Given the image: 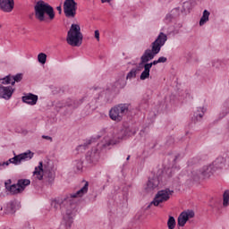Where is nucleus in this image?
Listing matches in <instances>:
<instances>
[{
	"mask_svg": "<svg viewBox=\"0 0 229 229\" xmlns=\"http://www.w3.org/2000/svg\"><path fill=\"white\" fill-rule=\"evenodd\" d=\"M102 3H110L112 0H101Z\"/></svg>",
	"mask_w": 229,
	"mask_h": 229,
	"instance_id": "obj_46",
	"label": "nucleus"
},
{
	"mask_svg": "<svg viewBox=\"0 0 229 229\" xmlns=\"http://www.w3.org/2000/svg\"><path fill=\"white\" fill-rule=\"evenodd\" d=\"M1 28H3V25L0 24V30H1Z\"/></svg>",
	"mask_w": 229,
	"mask_h": 229,
	"instance_id": "obj_48",
	"label": "nucleus"
},
{
	"mask_svg": "<svg viewBox=\"0 0 229 229\" xmlns=\"http://www.w3.org/2000/svg\"><path fill=\"white\" fill-rule=\"evenodd\" d=\"M30 183L31 181H30V179H20L17 182V185L21 191V192H23L24 189H26V187H28V185H30Z\"/></svg>",
	"mask_w": 229,
	"mask_h": 229,
	"instance_id": "obj_20",
	"label": "nucleus"
},
{
	"mask_svg": "<svg viewBox=\"0 0 229 229\" xmlns=\"http://www.w3.org/2000/svg\"><path fill=\"white\" fill-rule=\"evenodd\" d=\"M33 174L38 180H45L48 185H53V182H55V173L47 169L42 162H39V165L35 168Z\"/></svg>",
	"mask_w": 229,
	"mask_h": 229,
	"instance_id": "obj_5",
	"label": "nucleus"
},
{
	"mask_svg": "<svg viewBox=\"0 0 229 229\" xmlns=\"http://www.w3.org/2000/svg\"><path fill=\"white\" fill-rule=\"evenodd\" d=\"M142 71V66H139L137 68H132L126 76V80H131L133 78H137V72Z\"/></svg>",
	"mask_w": 229,
	"mask_h": 229,
	"instance_id": "obj_18",
	"label": "nucleus"
},
{
	"mask_svg": "<svg viewBox=\"0 0 229 229\" xmlns=\"http://www.w3.org/2000/svg\"><path fill=\"white\" fill-rule=\"evenodd\" d=\"M56 10L59 12V13H62V5L57 6Z\"/></svg>",
	"mask_w": 229,
	"mask_h": 229,
	"instance_id": "obj_44",
	"label": "nucleus"
},
{
	"mask_svg": "<svg viewBox=\"0 0 229 229\" xmlns=\"http://www.w3.org/2000/svg\"><path fill=\"white\" fill-rule=\"evenodd\" d=\"M205 112L206 109L205 107H199L197 112L194 113V123H196V121H198V117H199V119L203 118V115H205Z\"/></svg>",
	"mask_w": 229,
	"mask_h": 229,
	"instance_id": "obj_24",
	"label": "nucleus"
},
{
	"mask_svg": "<svg viewBox=\"0 0 229 229\" xmlns=\"http://www.w3.org/2000/svg\"><path fill=\"white\" fill-rule=\"evenodd\" d=\"M10 165V164L8 163V161L0 163V169H3V167L8 166Z\"/></svg>",
	"mask_w": 229,
	"mask_h": 229,
	"instance_id": "obj_40",
	"label": "nucleus"
},
{
	"mask_svg": "<svg viewBox=\"0 0 229 229\" xmlns=\"http://www.w3.org/2000/svg\"><path fill=\"white\" fill-rule=\"evenodd\" d=\"M124 137H126V131L124 130H121L117 135V139H119L120 140H123Z\"/></svg>",
	"mask_w": 229,
	"mask_h": 229,
	"instance_id": "obj_35",
	"label": "nucleus"
},
{
	"mask_svg": "<svg viewBox=\"0 0 229 229\" xmlns=\"http://www.w3.org/2000/svg\"><path fill=\"white\" fill-rule=\"evenodd\" d=\"M109 117L113 120V121H116L117 123L123 121V116L118 109L117 106L113 107L110 111H109Z\"/></svg>",
	"mask_w": 229,
	"mask_h": 229,
	"instance_id": "obj_16",
	"label": "nucleus"
},
{
	"mask_svg": "<svg viewBox=\"0 0 229 229\" xmlns=\"http://www.w3.org/2000/svg\"><path fill=\"white\" fill-rule=\"evenodd\" d=\"M165 42H167V35L164 32H160L156 40L152 42V48L145 50L144 54L141 55L139 65L142 67V65L148 64V62L153 60V58L160 53V50L162 49V47L165 46Z\"/></svg>",
	"mask_w": 229,
	"mask_h": 229,
	"instance_id": "obj_2",
	"label": "nucleus"
},
{
	"mask_svg": "<svg viewBox=\"0 0 229 229\" xmlns=\"http://www.w3.org/2000/svg\"><path fill=\"white\" fill-rule=\"evenodd\" d=\"M189 221L184 212H182L178 216L177 225L178 226H185L186 223Z\"/></svg>",
	"mask_w": 229,
	"mask_h": 229,
	"instance_id": "obj_22",
	"label": "nucleus"
},
{
	"mask_svg": "<svg viewBox=\"0 0 229 229\" xmlns=\"http://www.w3.org/2000/svg\"><path fill=\"white\" fill-rule=\"evenodd\" d=\"M182 213H184L188 220L192 219V217H194L195 216V213L193 210L182 211Z\"/></svg>",
	"mask_w": 229,
	"mask_h": 229,
	"instance_id": "obj_33",
	"label": "nucleus"
},
{
	"mask_svg": "<svg viewBox=\"0 0 229 229\" xmlns=\"http://www.w3.org/2000/svg\"><path fill=\"white\" fill-rule=\"evenodd\" d=\"M149 64H142V69H144V71L141 72L140 76V80L144 81V80H148V78H149V72L151 71V68H149Z\"/></svg>",
	"mask_w": 229,
	"mask_h": 229,
	"instance_id": "obj_17",
	"label": "nucleus"
},
{
	"mask_svg": "<svg viewBox=\"0 0 229 229\" xmlns=\"http://www.w3.org/2000/svg\"><path fill=\"white\" fill-rule=\"evenodd\" d=\"M95 38L99 42V30H95Z\"/></svg>",
	"mask_w": 229,
	"mask_h": 229,
	"instance_id": "obj_42",
	"label": "nucleus"
},
{
	"mask_svg": "<svg viewBox=\"0 0 229 229\" xmlns=\"http://www.w3.org/2000/svg\"><path fill=\"white\" fill-rule=\"evenodd\" d=\"M7 191L11 192V194H21V192H22L21 191V188H19V185H17V183L11 185Z\"/></svg>",
	"mask_w": 229,
	"mask_h": 229,
	"instance_id": "obj_25",
	"label": "nucleus"
},
{
	"mask_svg": "<svg viewBox=\"0 0 229 229\" xmlns=\"http://www.w3.org/2000/svg\"><path fill=\"white\" fill-rule=\"evenodd\" d=\"M88 144H90V140L89 141V143Z\"/></svg>",
	"mask_w": 229,
	"mask_h": 229,
	"instance_id": "obj_49",
	"label": "nucleus"
},
{
	"mask_svg": "<svg viewBox=\"0 0 229 229\" xmlns=\"http://www.w3.org/2000/svg\"><path fill=\"white\" fill-rule=\"evenodd\" d=\"M215 171L214 166L209 165L203 166L201 170L191 172V174L195 180H199V178H210Z\"/></svg>",
	"mask_w": 229,
	"mask_h": 229,
	"instance_id": "obj_8",
	"label": "nucleus"
},
{
	"mask_svg": "<svg viewBox=\"0 0 229 229\" xmlns=\"http://www.w3.org/2000/svg\"><path fill=\"white\" fill-rule=\"evenodd\" d=\"M64 12L67 19H74L76 17V10H78V3L74 0H65L64 2Z\"/></svg>",
	"mask_w": 229,
	"mask_h": 229,
	"instance_id": "obj_7",
	"label": "nucleus"
},
{
	"mask_svg": "<svg viewBox=\"0 0 229 229\" xmlns=\"http://www.w3.org/2000/svg\"><path fill=\"white\" fill-rule=\"evenodd\" d=\"M34 16L38 22H51L55 20V9L44 0H38L34 5Z\"/></svg>",
	"mask_w": 229,
	"mask_h": 229,
	"instance_id": "obj_3",
	"label": "nucleus"
},
{
	"mask_svg": "<svg viewBox=\"0 0 229 229\" xmlns=\"http://www.w3.org/2000/svg\"><path fill=\"white\" fill-rule=\"evenodd\" d=\"M83 99L84 98H81L79 100L68 99L66 102V106H69L70 108H78V106L83 103Z\"/></svg>",
	"mask_w": 229,
	"mask_h": 229,
	"instance_id": "obj_19",
	"label": "nucleus"
},
{
	"mask_svg": "<svg viewBox=\"0 0 229 229\" xmlns=\"http://www.w3.org/2000/svg\"><path fill=\"white\" fill-rule=\"evenodd\" d=\"M4 185H5L6 191H8L9 187L12 186V180H11V179H8V180L4 182Z\"/></svg>",
	"mask_w": 229,
	"mask_h": 229,
	"instance_id": "obj_37",
	"label": "nucleus"
},
{
	"mask_svg": "<svg viewBox=\"0 0 229 229\" xmlns=\"http://www.w3.org/2000/svg\"><path fill=\"white\" fill-rule=\"evenodd\" d=\"M63 201H64V199H62L61 202H56V201L53 202L52 205H54V208L55 209L58 208V207H60V203H61V205H64L66 210H67V207H69V208H71L69 202L64 204Z\"/></svg>",
	"mask_w": 229,
	"mask_h": 229,
	"instance_id": "obj_32",
	"label": "nucleus"
},
{
	"mask_svg": "<svg viewBox=\"0 0 229 229\" xmlns=\"http://www.w3.org/2000/svg\"><path fill=\"white\" fill-rule=\"evenodd\" d=\"M190 4H191L189 2H185V3H183L182 8H184V10H185V8H189Z\"/></svg>",
	"mask_w": 229,
	"mask_h": 229,
	"instance_id": "obj_43",
	"label": "nucleus"
},
{
	"mask_svg": "<svg viewBox=\"0 0 229 229\" xmlns=\"http://www.w3.org/2000/svg\"><path fill=\"white\" fill-rule=\"evenodd\" d=\"M13 94V88L12 86L4 87L0 85V98L4 99H10Z\"/></svg>",
	"mask_w": 229,
	"mask_h": 229,
	"instance_id": "obj_13",
	"label": "nucleus"
},
{
	"mask_svg": "<svg viewBox=\"0 0 229 229\" xmlns=\"http://www.w3.org/2000/svg\"><path fill=\"white\" fill-rule=\"evenodd\" d=\"M87 192H89V182H85L84 186L76 193H71L64 198L63 203L64 205L65 203H69L70 205V208L69 206L66 207V213L64 216V223L66 229L72 225V217H74V214H76V203H74V198H81L82 196H85Z\"/></svg>",
	"mask_w": 229,
	"mask_h": 229,
	"instance_id": "obj_1",
	"label": "nucleus"
},
{
	"mask_svg": "<svg viewBox=\"0 0 229 229\" xmlns=\"http://www.w3.org/2000/svg\"><path fill=\"white\" fill-rule=\"evenodd\" d=\"M211 165L215 171H217V169H224L226 165V158L220 156L213 161Z\"/></svg>",
	"mask_w": 229,
	"mask_h": 229,
	"instance_id": "obj_14",
	"label": "nucleus"
},
{
	"mask_svg": "<svg viewBox=\"0 0 229 229\" xmlns=\"http://www.w3.org/2000/svg\"><path fill=\"white\" fill-rule=\"evenodd\" d=\"M42 139H46V140H50V142H53V138L50 137V136L43 135V136H42Z\"/></svg>",
	"mask_w": 229,
	"mask_h": 229,
	"instance_id": "obj_41",
	"label": "nucleus"
},
{
	"mask_svg": "<svg viewBox=\"0 0 229 229\" xmlns=\"http://www.w3.org/2000/svg\"><path fill=\"white\" fill-rule=\"evenodd\" d=\"M17 205L14 202H9L5 208V214L13 215L16 212Z\"/></svg>",
	"mask_w": 229,
	"mask_h": 229,
	"instance_id": "obj_21",
	"label": "nucleus"
},
{
	"mask_svg": "<svg viewBox=\"0 0 229 229\" xmlns=\"http://www.w3.org/2000/svg\"><path fill=\"white\" fill-rule=\"evenodd\" d=\"M33 155H34L33 152L29 150L25 153H21L14 156L13 158H10L9 160H7V163L9 165L13 164L14 165H20L21 162H24L26 160H31L33 158Z\"/></svg>",
	"mask_w": 229,
	"mask_h": 229,
	"instance_id": "obj_9",
	"label": "nucleus"
},
{
	"mask_svg": "<svg viewBox=\"0 0 229 229\" xmlns=\"http://www.w3.org/2000/svg\"><path fill=\"white\" fill-rule=\"evenodd\" d=\"M173 19H174V16L173 15V11H172L170 13L166 14L165 21V22H171Z\"/></svg>",
	"mask_w": 229,
	"mask_h": 229,
	"instance_id": "obj_34",
	"label": "nucleus"
},
{
	"mask_svg": "<svg viewBox=\"0 0 229 229\" xmlns=\"http://www.w3.org/2000/svg\"><path fill=\"white\" fill-rule=\"evenodd\" d=\"M0 83H2V85H10V83H12V75L9 74L0 79Z\"/></svg>",
	"mask_w": 229,
	"mask_h": 229,
	"instance_id": "obj_28",
	"label": "nucleus"
},
{
	"mask_svg": "<svg viewBox=\"0 0 229 229\" xmlns=\"http://www.w3.org/2000/svg\"><path fill=\"white\" fill-rule=\"evenodd\" d=\"M15 8V0H0V10L4 13H12Z\"/></svg>",
	"mask_w": 229,
	"mask_h": 229,
	"instance_id": "obj_10",
	"label": "nucleus"
},
{
	"mask_svg": "<svg viewBox=\"0 0 229 229\" xmlns=\"http://www.w3.org/2000/svg\"><path fill=\"white\" fill-rule=\"evenodd\" d=\"M76 166H77L78 171H81V169H83V162L76 161Z\"/></svg>",
	"mask_w": 229,
	"mask_h": 229,
	"instance_id": "obj_36",
	"label": "nucleus"
},
{
	"mask_svg": "<svg viewBox=\"0 0 229 229\" xmlns=\"http://www.w3.org/2000/svg\"><path fill=\"white\" fill-rule=\"evenodd\" d=\"M157 62H159V64H165V62H167V57L161 56L157 59Z\"/></svg>",
	"mask_w": 229,
	"mask_h": 229,
	"instance_id": "obj_38",
	"label": "nucleus"
},
{
	"mask_svg": "<svg viewBox=\"0 0 229 229\" xmlns=\"http://www.w3.org/2000/svg\"><path fill=\"white\" fill-rule=\"evenodd\" d=\"M167 226L169 229H174L176 226V220L174 218V216H169L167 221Z\"/></svg>",
	"mask_w": 229,
	"mask_h": 229,
	"instance_id": "obj_29",
	"label": "nucleus"
},
{
	"mask_svg": "<svg viewBox=\"0 0 229 229\" xmlns=\"http://www.w3.org/2000/svg\"><path fill=\"white\" fill-rule=\"evenodd\" d=\"M116 108H118V111H120V114L124 115V114H126V112H128V105L127 104H120L118 106H116Z\"/></svg>",
	"mask_w": 229,
	"mask_h": 229,
	"instance_id": "obj_26",
	"label": "nucleus"
},
{
	"mask_svg": "<svg viewBox=\"0 0 229 229\" xmlns=\"http://www.w3.org/2000/svg\"><path fill=\"white\" fill-rule=\"evenodd\" d=\"M210 17V12L208 10H204L202 17L199 21V26H204V24H207L208 22V18Z\"/></svg>",
	"mask_w": 229,
	"mask_h": 229,
	"instance_id": "obj_23",
	"label": "nucleus"
},
{
	"mask_svg": "<svg viewBox=\"0 0 229 229\" xmlns=\"http://www.w3.org/2000/svg\"><path fill=\"white\" fill-rule=\"evenodd\" d=\"M23 103H26L27 105H37V102L38 101V96L33 95L32 93L26 94L21 98Z\"/></svg>",
	"mask_w": 229,
	"mask_h": 229,
	"instance_id": "obj_15",
	"label": "nucleus"
},
{
	"mask_svg": "<svg viewBox=\"0 0 229 229\" xmlns=\"http://www.w3.org/2000/svg\"><path fill=\"white\" fill-rule=\"evenodd\" d=\"M126 160H130V156H129V157H127Z\"/></svg>",
	"mask_w": 229,
	"mask_h": 229,
	"instance_id": "obj_47",
	"label": "nucleus"
},
{
	"mask_svg": "<svg viewBox=\"0 0 229 229\" xmlns=\"http://www.w3.org/2000/svg\"><path fill=\"white\" fill-rule=\"evenodd\" d=\"M111 144H112V141H109V142L104 144V147L108 148V146H111Z\"/></svg>",
	"mask_w": 229,
	"mask_h": 229,
	"instance_id": "obj_45",
	"label": "nucleus"
},
{
	"mask_svg": "<svg viewBox=\"0 0 229 229\" xmlns=\"http://www.w3.org/2000/svg\"><path fill=\"white\" fill-rule=\"evenodd\" d=\"M12 82L11 85H15L16 83H19L20 81H22V73H18L14 76H12Z\"/></svg>",
	"mask_w": 229,
	"mask_h": 229,
	"instance_id": "obj_27",
	"label": "nucleus"
},
{
	"mask_svg": "<svg viewBox=\"0 0 229 229\" xmlns=\"http://www.w3.org/2000/svg\"><path fill=\"white\" fill-rule=\"evenodd\" d=\"M47 60V55L44 53L38 54V62H39V64H46Z\"/></svg>",
	"mask_w": 229,
	"mask_h": 229,
	"instance_id": "obj_31",
	"label": "nucleus"
},
{
	"mask_svg": "<svg viewBox=\"0 0 229 229\" xmlns=\"http://www.w3.org/2000/svg\"><path fill=\"white\" fill-rule=\"evenodd\" d=\"M158 185H160V180L158 179V176L149 177L147 182L146 191L148 192H151V191L158 189Z\"/></svg>",
	"mask_w": 229,
	"mask_h": 229,
	"instance_id": "obj_12",
	"label": "nucleus"
},
{
	"mask_svg": "<svg viewBox=\"0 0 229 229\" xmlns=\"http://www.w3.org/2000/svg\"><path fill=\"white\" fill-rule=\"evenodd\" d=\"M173 194H174V191L169 188L160 190L155 195L154 199L150 202V205H154V207H159L161 203H165V201H169Z\"/></svg>",
	"mask_w": 229,
	"mask_h": 229,
	"instance_id": "obj_6",
	"label": "nucleus"
},
{
	"mask_svg": "<svg viewBox=\"0 0 229 229\" xmlns=\"http://www.w3.org/2000/svg\"><path fill=\"white\" fill-rule=\"evenodd\" d=\"M86 160L88 164H94L99 160V149L93 148L86 154Z\"/></svg>",
	"mask_w": 229,
	"mask_h": 229,
	"instance_id": "obj_11",
	"label": "nucleus"
},
{
	"mask_svg": "<svg viewBox=\"0 0 229 229\" xmlns=\"http://www.w3.org/2000/svg\"><path fill=\"white\" fill-rule=\"evenodd\" d=\"M157 64H159L158 59L153 61L152 63H148V64H145L149 65V69H151V67H153V65H157Z\"/></svg>",
	"mask_w": 229,
	"mask_h": 229,
	"instance_id": "obj_39",
	"label": "nucleus"
},
{
	"mask_svg": "<svg viewBox=\"0 0 229 229\" xmlns=\"http://www.w3.org/2000/svg\"><path fill=\"white\" fill-rule=\"evenodd\" d=\"M67 44L72 47H80L83 42V34L81 33V28L78 24L72 23L67 33L66 38Z\"/></svg>",
	"mask_w": 229,
	"mask_h": 229,
	"instance_id": "obj_4",
	"label": "nucleus"
},
{
	"mask_svg": "<svg viewBox=\"0 0 229 229\" xmlns=\"http://www.w3.org/2000/svg\"><path fill=\"white\" fill-rule=\"evenodd\" d=\"M223 198H224V202H223L224 207H228V205H229V190H226L224 192Z\"/></svg>",
	"mask_w": 229,
	"mask_h": 229,
	"instance_id": "obj_30",
	"label": "nucleus"
}]
</instances>
